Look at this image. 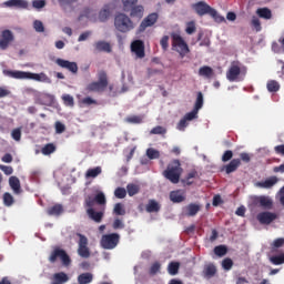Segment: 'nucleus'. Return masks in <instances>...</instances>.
<instances>
[{
  "label": "nucleus",
  "mask_w": 284,
  "mask_h": 284,
  "mask_svg": "<svg viewBox=\"0 0 284 284\" xmlns=\"http://www.w3.org/2000/svg\"><path fill=\"white\" fill-rule=\"evenodd\" d=\"M181 174H183V168H181V161L179 160L171 161L166 170L163 171V176L174 184L181 181Z\"/></svg>",
  "instance_id": "1"
},
{
  "label": "nucleus",
  "mask_w": 284,
  "mask_h": 284,
  "mask_svg": "<svg viewBox=\"0 0 284 284\" xmlns=\"http://www.w3.org/2000/svg\"><path fill=\"white\" fill-rule=\"evenodd\" d=\"M234 156V152L232 150H227L222 155L223 163H227V161H232V158Z\"/></svg>",
  "instance_id": "63"
},
{
  "label": "nucleus",
  "mask_w": 284,
  "mask_h": 284,
  "mask_svg": "<svg viewBox=\"0 0 284 284\" xmlns=\"http://www.w3.org/2000/svg\"><path fill=\"white\" fill-rule=\"evenodd\" d=\"M14 41V34L12 31L6 29L0 34V50H8L10 44Z\"/></svg>",
  "instance_id": "12"
},
{
  "label": "nucleus",
  "mask_w": 284,
  "mask_h": 284,
  "mask_svg": "<svg viewBox=\"0 0 284 284\" xmlns=\"http://www.w3.org/2000/svg\"><path fill=\"white\" fill-rule=\"evenodd\" d=\"M3 203L7 205V207H10V205H13L14 203V197L10 193H4L3 194Z\"/></svg>",
  "instance_id": "52"
},
{
  "label": "nucleus",
  "mask_w": 284,
  "mask_h": 284,
  "mask_svg": "<svg viewBox=\"0 0 284 284\" xmlns=\"http://www.w3.org/2000/svg\"><path fill=\"white\" fill-rule=\"evenodd\" d=\"M199 17H205V14H214V8H211L210 4L205 1L196 2L192 6Z\"/></svg>",
  "instance_id": "11"
},
{
  "label": "nucleus",
  "mask_w": 284,
  "mask_h": 284,
  "mask_svg": "<svg viewBox=\"0 0 284 284\" xmlns=\"http://www.w3.org/2000/svg\"><path fill=\"white\" fill-rule=\"evenodd\" d=\"M185 32L186 34H194V32H196V22L194 21L187 22Z\"/></svg>",
  "instance_id": "57"
},
{
  "label": "nucleus",
  "mask_w": 284,
  "mask_h": 284,
  "mask_svg": "<svg viewBox=\"0 0 284 284\" xmlns=\"http://www.w3.org/2000/svg\"><path fill=\"white\" fill-rule=\"evenodd\" d=\"M105 203H108V201L105 200V194L103 192L98 193L97 195L93 194H89L84 197V209L85 212H88V210H94V205H105Z\"/></svg>",
  "instance_id": "7"
},
{
  "label": "nucleus",
  "mask_w": 284,
  "mask_h": 284,
  "mask_svg": "<svg viewBox=\"0 0 284 284\" xmlns=\"http://www.w3.org/2000/svg\"><path fill=\"white\" fill-rule=\"evenodd\" d=\"M33 28L36 32H45V27H43V22H41V20H36L33 22Z\"/></svg>",
  "instance_id": "62"
},
{
  "label": "nucleus",
  "mask_w": 284,
  "mask_h": 284,
  "mask_svg": "<svg viewBox=\"0 0 284 284\" xmlns=\"http://www.w3.org/2000/svg\"><path fill=\"white\" fill-rule=\"evenodd\" d=\"M216 265H214V263H209L204 265L202 276L204 278H214V276H216Z\"/></svg>",
  "instance_id": "20"
},
{
  "label": "nucleus",
  "mask_w": 284,
  "mask_h": 284,
  "mask_svg": "<svg viewBox=\"0 0 284 284\" xmlns=\"http://www.w3.org/2000/svg\"><path fill=\"white\" fill-rule=\"evenodd\" d=\"M62 101L64 105H68L69 108H74V98L70 94L62 95Z\"/></svg>",
  "instance_id": "47"
},
{
  "label": "nucleus",
  "mask_w": 284,
  "mask_h": 284,
  "mask_svg": "<svg viewBox=\"0 0 284 284\" xmlns=\"http://www.w3.org/2000/svg\"><path fill=\"white\" fill-rule=\"evenodd\" d=\"M251 26L256 30V32H261V30H263L261 27V20L256 16H253Z\"/></svg>",
  "instance_id": "53"
},
{
  "label": "nucleus",
  "mask_w": 284,
  "mask_h": 284,
  "mask_svg": "<svg viewBox=\"0 0 284 284\" xmlns=\"http://www.w3.org/2000/svg\"><path fill=\"white\" fill-rule=\"evenodd\" d=\"M126 123H133V124H139L143 123V116L141 115H131L125 119Z\"/></svg>",
  "instance_id": "48"
},
{
  "label": "nucleus",
  "mask_w": 284,
  "mask_h": 284,
  "mask_svg": "<svg viewBox=\"0 0 284 284\" xmlns=\"http://www.w3.org/2000/svg\"><path fill=\"white\" fill-rule=\"evenodd\" d=\"M270 261L273 265H283L284 264V253L271 256Z\"/></svg>",
  "instance_id": "40"
},
{
  "label": "nucleus",
  "mask_w": 284,
  "mask_h": 284,
  "mask_svg": "<svg viewBox=\"0 0 284 284\" xmlns=\"http://www.w3.org/2000/svg\"><path fill=\"white\" fill-rule=\"evenodd\" d=\"M260 207L263 210H272L274 207V201L270 196L260 195Z\"/></svg>",
  "instance_id": "25"
},
{
  "label": "nucleus",
  "mask_w": 284,
  "mask_h": 284,
  "mask_svg": "<svg viewBox=\"0 0 284 284\" xmlns=\"http://www.w3.org/2000/svg\"><path fill=\"white\" fill-rule=\"evenodd\" d=\"M131 52H133L138 59H143L145 57V43H143V40H134L131 43Z\"/></svg>",
  "instance_id": "16"
},
{
  "label": "nucleus",
  "mask_w": 284,
  "mask_h": 284,
  "mask_svg": "<svg viewBox=\"0 0 284 284\" xmlns=\"http://www.w3.org/2000/svg\"><path fill=\"white\" fill-rule=\"evenodd\" d=\"M266 88L268 92H278L281 90V84L276 80H270Z\"/></svg>",
  "instance_id": "39"
},
{
  "label": "nucleus",
  "mask_w": 284,
  "mask_h": 284,
  "mask_svg": "<svg viewBox=\"0 0 284 284\" xmlns=\"http://www.w3.org/2000/svg\"><path fill=\"white\" fill-rule=\"evenodd\" d=\"M47 214L49 216H61V214H63V205L61 204H55L53 206H50L47 210Z\"/></svg>",
  "instance_id": "30"
},
{
  "label": "nucleus",
  "mask_w": 284,
  "mask_h": 284,
  "mask_svg": "<svg viewBox=\"0 0 284 284\" xmlns=\"http://www.w3.org/2000/svg\"><path fill=\"white\" fill-rule=\"evenodd\" d=\"M197 116H199V111L196 109H193L191 112L184 115V119L187 121H194V119H197Z\"/></svg>",
  "instance_id": "60"
},
{
  "label": "nucleus",
  "mask_w": 284,
  "mask_h": 284,
  "mask_svg": "<svg viewBox=\"0 0 284 284\" xmlns=\"http://www.w3.org/2000/svg\"><path fill=\"white\" fill-rule=\"evenodd\" d=\"M114 216H125V205L123 203H115L113 207Z\"/></svg>",
  "instance_id": "34"
},
{
  "label": "nucleus",
  "mask_w": 284,
  "mask_h": 284,
  "mask_svg": "<svg viewBox=\"0 0 284 284\" xmlns=\"http://www.w3.org/2000/svg\"><path fill=\"white\" fill-rule=\"evenodd\" d=\"M108 88V73L105 71L98 72V81L91 82L87 85L88 92H105Z\"/></svg>",
  "instance_id": "5"
},
{
  "label": "nucleus",
  "mask_w": 284,
  "mask_h": 284,
  "mask_svg": "<svg viewBox=\"0 0 284 284\" xmlns=\"http://www.w3.org/2000/svg\"><path fill=\"white\" fill-rule=\"evenodd\" d=\"M210 17H212V19H214L216 23H225V17L219 14V12L215 9H214V13L210 14Z\"/></svg>",
  "instance_id": "61"
},
{
  "label": "nucleus",
  "mask_w": 284,
  "mask_h": 284,
  "mask_svg": "<svg viewBox=\"0 0 284 284\" xmlns=\"http://www.w3.org/2000/svg\"><path fill=\"white\" fill-rule=\"evenodd\" d=\"M199 212H201V204L197 203H190L184 207L185 216H196Z\"/></svg>",
  "instance_id": "21"
},
{
  "label": "nucleus",
  "mask_w": 284,
  "mask_h": 284,
  "mask_svg": "<svg viewBox=\"0 0 284 284\" xmlns=\"http://www.w3.org/2000/svg\"><path fill=\"white\" fill-rule=\"evenodd\" d=\"M9 185L14 194H21V181L17 176L9 178Z\"/></svg>",
  "instance_id": "26"
},
{
  "label": "nucleus",
  "mask_w": 284,
  "mask_h": 284,
  "mask_svg": "<svg viewBox=\"0 0 284 284\" xmlns=\"http://www.w3.org/2000/svg\"><path fill=\"white\" fill-rule=\"evenodd\" d=\"M146 156L151 160L159 159L161 156V153L154 149H148L146 150Z\"/></svg>",
  "instance_id": "59"
},
{
  "label": "nucleus",
  "mask_w": 284,
  "mask_h": 284,
  "mask_svg": "<svg viewBox=\"0 0 284 284\" xmlns=\"http://www.w3.org/2000/svg\"><path fill=\"white\" fill-rule=\"evenodd\" d=\"M110 19V8L104 7L100 12H99V20L100 21H108Z\"/></svg>",
  "instance_id": "41"
},
{
  "label": "nucleus",
  "mask_w": 284,
  "mask_h": 284,
  "mask_svg": "<svg viewBox=\"0 0 284 284\" xmlns=\"http://www.w3.org/2000/svg\"><path fill=\"white\" fill-rule=\"evenodd\" d=\"M222 267H223V270H225V272H230V270H232V267H234V261H232V258H230V257H225L222 261Z\"/></svg>",
  "instance_id": "42"
},
{
  "label": "nucleus",
  "mask_w": 284,
  "mask_h": 284,
  "mask_svg": "<svg viewBox=\"0 0 284 284\" xmlns=\"http://www.w3.org/2000/svg\"><path fill=\"white\" fill-rule=\"evenodd\" d=\"M156 21H159V13H156V12L150 13L141 22V24L139 27V32H145V29L152 28V26H154V23H156Z\"/></svg>",
  "instance_id": "15"
},
{
  "label": "nucleus",
  "mask_w": 284,
  "mask_h": 284,
  "mask_svg": "<svg viewBox=\"0 0 284 284\" xmlns=\"http://www.w3.org/2000/svg\"><path fill=\"white\" fill-rule=\"evenodd\" d=\"M256 14L261 18V19H266L270 20L272 19V10L267 9V8H260L256 10Z\"/></svg>",
  "instance_id": "35"
},
{
  "label": "nucleus",
  "mask_w": 284,
  "mask_h": 284,
  "mask_svg": "<svg viewBox=\"0 0 284 284\" xmlns=\"http://www.w3.org/2000/svg\"><path fill=\"white\" fill-rule=\"evenodd\" d=\"M3 74L11 79H26V77H28V72L26 71L3 70Z\"/></svg>",
  "instance_id": "27"
},
{
  "label": "nucleus",
  "mask_w": 284,
  "mask_h": 284,
  "mask_svg": "<svg viewBox=\"0 0 284 284\" xmlns=\"http://www.w3.org/2000/svg\"><path fill=\"white\" fill-rule=\"evenodd\" d=\"M199 77H205V79H212V77H214V69H212V67L204 65L199 69Z\"/></svg>",
  "instance_id": "31"
},
{
  "label": "nucleus",
  "mask_w": 284,
  "mask_h": 284,
  "mask_svg": "<svg viewBox=\"0 0 284 284\" xmlns=\"http://www.w3.org/2000/svg\"><path fill=\"white\" fill-rule=\"evenodd\" d=\"M85 213L90 221H93V223H102L103 216H105V211H97L94 209H89L85 211Z\"/></svg>",
  "instance_id": "17"
},
{
  "label": "nucleus",
  "mask_w": 284,
  "mask_h": 284,
  "mask_svg": "<svg viewBox=\"0 0 284 284\" xmlns=\"http://www.w3.org/2000/svg\"><path fill=\"white\" fill-rule=\"evenodd\" d=\"M159 272H161V263L154 262L149 270V274L151 276H155V274H159Z\"/></svg>",
  "instance_id": "46"
},
{
  "label": "nucleus",
  "mask_w": 284,
  "mask_h": 284,
  "mask_svg": "<svg viewBox=\"0 0 284 284\" xmlns=\"http://www.w3.org/2000/svg\"><path fill=\"white\" fill-rule=\"evenodd\" d=\"M94 49L97 52H112V47L110 45V42L105 41H98L94 43Z\"/></svg>",
  "instance_id": "29"
},
{
  "label": "nucleus",
  "mask_w": 284,
  "mask_h": 284,
  "mask_svg": "<svg viewBox=\"0 0 284 284\" xmlns=\"http://www.w3.org/2000/svg\"><path fill=\"white\" fill-rule=\"evenodd\" d=\"M150 134H168V129H165L164 126L158 125L150 131Z\"/></svg>",
  "instance_id": "58"
},
{
  "label": "nucleus",
  "mask_w": 284,
  "mask_h": 284,
  "mask_svg": "<svg viewBox=\"0 0 284 284\" xmlns=\"http://www.w3.org/2000/svg\"><path fill=\"white\" fill-rule=\"evenodd\" d=\"M102 169L101 166H95L93 169H89L85 173V178L87 179H97V176H99V174H101Z\"/></svg>",
  "instance_id": "37"
},
{
  "label": "nucleus",
  "mask_w": 284,
  "mask_h": 284,
  "mask_svg": "<svg viewBox=\"0 0 284 284\" xmlns=\"http://www.w3.org/2000/svg\"><path fill=\"white\" fill-rule=\"evenodd\" d=\"M139 185L136 184H128L126 185V192L129 194V196H134L136 194H139Z\"/></svg>",
  "instance_id": "44"
},
{
  "label": "nucleus",
  "mask_w": 284,
  "mask_h": 284,
  "mask_svg": "<svg viewBox=\"0 0 284 284\" xmlns=\"http://www.w3.org/2000/svg\"><path fill=\"white\" fill-rule=\"evenodd\" d=\"M139 0H122L124 12L131 10L130 17L142 19L145 9H143V6H136Z\"/></svg>",
  "instance_id": "8"
},
{
  "label": "nucleus",
  "mask_w": 284,
  "mask_h": 284,
  "mask_svg": "<svg viewBox=\"0 0 284 284\" xmlns=\"http://www.w3.org/2000/svg\"><path fill=\"white\" fill-rule=\"evenodd\" d=\"M201 108H203V93L202 92H197V97H196V101L194 104V110H201Z\"/></svg>",
  "instance_id": "54"
},
{
  "label": "nucleus",
  "mask_w": 284,
  "mask_h": 284,
  "mask_svg": "<svg viewBox=\"0 0 284 284\" xmlns=\"http://www.w3.org/2000/svg\"><path fill=\"white\" fill-rule=\"evenodd\" d=\"M239 168H241V159H233L229 164L224 165L222 170H224L226 174H232V172H236Z\"/></svg>",
  "instance_id": "22"
},
{
  "label": "nucleus",
  "mask_w": 284,
  "mask_h": 284,
  "mask_svg": "<svg viewBox=\"0 0 284 284\" xmlns=\"http://www.w3.org/2000/svg\"><path fill=\"white\" fill-rule=\"evenodd\" d=\"M171 39H172V50L178 52L183 59L186 54H190V47L187 45V42L181 37V34L176 32L171 33Z\"/></svg>",
  "instance_id": "4"
},
{
  "label": "nucleus",
  "mask_w": 284,
  "mask_h": 284,
  "mask_svg": "<svg viewBox=\"0 0 284 284\" xmlns=\"http://www.w3.org/2000/svg\"><path fill=\"white\" fill-rule=\"evenodd\" d=\"M145 210L149 214L161 212V204L156 200H149Z\"/></svg>",
  "instance_id": "28"
},
{
  "label": "nucleus",
  "mask_w": 284,
  "mask_h": 284,
  "mask_svg": "<svg viewBox=\"0 0 284 284\" xmlns=\"http://www.w3.org/2000/svg\"><path fill=\"white\" fill-rule=\"evenodd\" d=\"M6 8H18V10H28V1L26 0H8L3 2Z\"/></svg>",
  "instance_id": "19"
},
{
  "label": "nucleus",
  "mask_w": 284,
  "mask_h": 284,
  "mask_svg": "<svg viewBox=\"0 0 284 284\" xmlns=\"http://www.w3.org/2000/svg\"><path fill=\"white\" fill-rule=\"evenodd\" d=\"M79 236L78 242V254L81 258H90V247H88V237L81 233H78Z\"/></svg>",
  "instance_id": "10"
},
{
  "label": "nucleus",
  "mask_w": 284,
  "mask_h": 284,
  "mask_svg": "<svg viewBox=\"0 0 284 284\" xmlns=\"http://www.w3.org/2000/svg\"><path fill=\"white\" fill-rule=\"evenodd\" d=\"M258 223H261V225H270L272 223H274V221H276V219H278V215L276 213L270 212V211H264L257 214L256 216Z\"/></svg>",
  "instance_id": "13"
},
{
  "label": "nucleus",
  "mask_w": 284,
  "mask_h": 284,
  "mask_svg": "<svg viewBox=\"0 0 284 284\" xmlns=\"http://www.w3.org/2000/svg\"><path fill=\"white\" fill-rule=\"evenodd\" d=\"M26 79H32L33 81H40L42 83H50V78L45 73H32L27 72Z\"/></svg>",
  "instance_id": "23"
},
{
  "label": "nucleus",
  "mask_w": 284,
  "mask_h": 284,
  "mask_svg": "<svg viewBox=\"0 0 284 284\" xmlns=\"http://www.w3.org/2000/svg\"><path fill=\"white\" fill-rule=\"evenodd\" d=\"M170 201H172V203H183V201H185V193L181 190L171 191Z\"/></svg>",
  "instance_id": "24"
},
{
  "label": "nucleus",
  "mask_w": 284,
  "mask_h": 284,
  "mask_svg": "<svg viewBox=\"0 0 284 284\" xmlns=\"http://www.w3.org/2000/svg\"><path fill=\"white\" fill-rule=\"evenodd\" d=\"M41 152L44 156H49V154L57 152V146L53 143H48L42 148Z\"/></svg>",
  "instance_id": "38"
},
{
  "label": "nucleus",
  "mask_w": 284,
  "mask_h": 284,
  "mask_svg": "<svg viewBox=\"0 0 284 284\" xmlns=\"http://www.w3.org/2000/svg\"><path fill=\"white\" fill-rule=\"evenodd\" d=\"M13 141H21V128L13 129L11 132Z\"/></svg>",
  "instance_id": "64"
},
{
  "label": "nucleus",
  "mask_w": 284,
  "mask_h": 284,
  "mask_svg": "<svg viewBox=\"0 0 284 284\" xmlns=\"http://www.w3.org/2000/svg\"><path fill=\"white\" fill-rule=\"evenodd\" d=\"M283 245H284V237L274 240L271 245L272 252H276V250L283 247Z\"/></svg>",
  "instance_id": "45"
},
{
  "label": "nucleus",
  "mask_w": 284,
  "mask_h": 284,
  "mask_svg": "<svg viewBox=\"0 0 284 284\" xmlns=\"http://www.w3.org/2000/svg\"><path fill=\"white\" fill-rule=\"evenodd\" d=\"M248 207H261V195L251 196Z\"/></svg>",
  "instance_id": "49"
},
{
  "label": "nucleus",
  "mask_w": 284,
  "mask_h": 284,
  "mask_svg": "<svg viewBox=\"0 0 284 284\" xmlns=\"http://www.w3.org/2000/svg\"><path fill=\"white\" fill-rule=\"evenodd\" d=\"M181 267V263L179 262H171L168 266V272L171 276H176L179 274V268Z\"/></svg>",
  "instance_id": "36"
},
{
  "label": "nucleus",
  "mask_w": 284,
  "mask_h": 284,
  "mask_svg": "<svg viewBox=\"0 0 284 284\" xmlns=\"http://www.w3.org/2000/svg\"><path fill=\"white\" fill-rule=\"evenodd\" d=\"M160 45L164 52H168V48H170V36H163L160 40Z\"/></svg>",
  "instance_id": "50"
},
{
  "label": "nucleus",
  "mask_w": 284,
  "mask_h": 284,
  "mask_svg": "<svg viewBox=\"0 0 284 284\" xmlns=\"http://www.w3.org/2000/svg\"><path fill=\"white\" fill-rule=\"evenodd\" d=\"M59 258L64 267H70L72 260L70 258V255H68V252L59 246H55L53 252H51L49 255V262L57 263Z\"/></svg>",
  "instance_id": "6"
},
{
  "label": "nucleus",
  "mask_w": 284,
  "mask_h": 284,
  "mask_svg": "<svg viewBox=\"0 0 284 284\" xmlns=\"http://www.w3.org/2000/svg\"><path fill=\"white\" fill-rule=\"evenodd\" d=\"M57 65H59V68H63L64 70H68L69 72H71V74H78L79 73V65L77 64V62H70L69 60H63L61 58H58L55 60Z\"/></svg>",
  "instance_id": "14"
},
{
  "label": "nucleus",
  "mask_w": 284,
  "mask_h": 284,
  "mask_svg": "<svg viewBox=\"0 0 284 284\" xmlns=\"http://www.w3.org/2000/svg\"><path fill=\"white\" fill-rule=\"evenodd\" d=\"M113 230H123L125 227V223H123V220L115 217L112 223Z\"/></svg>",
  "instance_id": "55"
},
{
  "label": "nucleus",
  "mask_w": 284,
  "mask_h": 284,
  "mask_svg": "<svg viewBox=\"0 0 284 284\" xmlns=\"http://www.w3.org/2000/svg\"><path fill=\"white\" fill-rule=\"evenodd\" d=\"M114 28L118 32L128 34V32H132V30H134L135 26L132 19H130L125 13H118L114 18Z\"/></svg>",
  "instance_id": "3"
},
{
  "label": "nucleus",
  "mask_w": 284,
  "mask_h": 284,
  "mask_svg": "<svg viewBox=\"0 0 284 284\" xmlns=\"http://www.w3.org/2000/svg\"><path fill=\"white\" fill-rule=\"evenodd\" d=\"M119 241H121V235L118 233L104 234L101 237L100 245L103 250H114L119 245Z\"/></svg>",
  "instance_id": "9"
},
{
  "label": "nucleus",
  "mask_w": 284,
  "mask_h": 284,
  "mask_svg": "<svg viewBox=\"0 0 284 284\" xmlns=\"http://www.w3.org/2000/svg\"><path fill=\"white\" fill-rule=\"evenodd\" d=\"M214 254L215 256H225L227 254V246L225 245H219L214 247Z\"/></svg>",
  "instance_id": "43"
},
{
  "label": "nucleus",
  "mask_w": 284,
  "mask_h": 284,
  "mask_svg": "<svg viewBox=\"0 0 284 284\" xmlns=\"http://www.w3.org/2000/svg\"><path fill=\"white\" fill-rule=\"evenodd\" d=\"M278 183V178L271 176L264 181L256 182V187H261L262 190H272Z\"/></svg>",
  "instance_id": "18"
},
{
  "label": "nucleus",
  "mask_w": 284,
  "mask_h": 284,
  "mask_svg": "<svg viewBox=\"0 0 284 284\" xmlns=\"http://www.w3.org/2000/svg\"><path fill=\"white\" fill-rule=\"evenodd\" d=\"M94 281V275L92 273H82L78 276L79 284H90Z\"/></svg>",
  "instance_id": "32"
},
{
  "label": "nucleus",
  "mask_w": 284,
  "mask_h": 284,
  "mask_svg": "<svg viewBox=\"0 0 284 284\" xmlns=\"http://www.w3.org/2000/svg\"><path fill=\"white\" fill-rule=\"evenodd\" d=\"M246 74L247 67L243 65L240 61H233L226 71V79L231 83H234L235 81H241V77H245Z\"/></svg>",
  "instance_id": "2"
},
{
  "label": "nucleus",
  "mask_w": 284,
  "mask_h": 284,
  "mask_svg": "<svg viewBox=\"0 0 284 284\" xmlns=\"http://www.w3.org/2000/svg\"><path fill=\"white\" fill-rule=\"evenodd\" d=\"M68 281H70V277L64 272L53 274V283L63 284L68 283Z\"/></svg>",
  "instance_id": "33"
},
{
  "label": "nucleus",
  "mask_w": 284,
  "mask_h": 284,
  "mask_svg": "<svg viewBox=\"0 0 284 284\" xmlns=\"http://www.w3.org/2000/svg\"><path fill=\"white\" fill-rule=\"evenodd\" d=\"M115 199H125L128 191L124 187H116L114 191Z\"/></svg>",
  "instance_id": "51"
},
{
  "label": "nucleus",
  "mask_w": 284,
  "mask_h": 284,
  "mask_svg": "<svg viewBox=\"0 0 284 284\" xmlns=\"http://www.w3.org/2000/svg\"><path fill=\"white\" fill-rule=\"evenodd\" d=\"M196 176H199V172H196L195 170L189 172L185 176L186 185H192V179H196Z\"/></svg>",
  "instance_id": "56"
}]
</instances>
